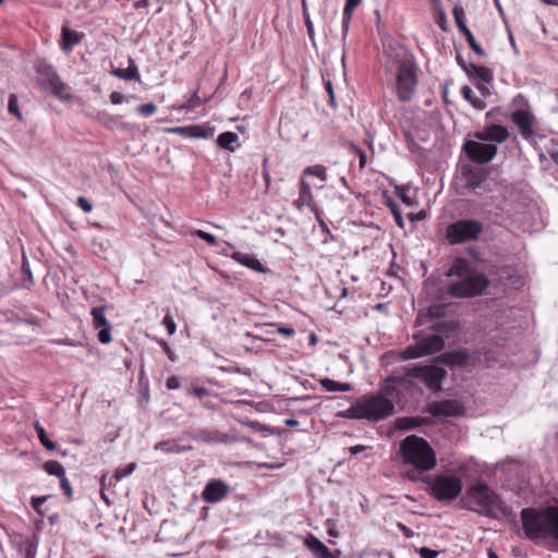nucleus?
<instances>
[{
    "mask_svg": "<svg viewBox=\"0 0 558 558\" xmlns=\"http://www.w3.org/2000/svg\"><path fill=\"white\" fill-rule=\"evenodd\" d=\"M395 413L392 404L383 395L366 393L359 398L344 413L348 418L368 420L379 422Z\"/></svg>",
    "mask_w": 558,
    "mask_h": 558,
    "instance_id": "3",
    "label": "nucleus"
},
{
    "mask_svg": "<svg viewBox=\"0 0 558 558\" xmlns=\"http://www.w3.org/2000/svg\"><path fill=\"white\" fill-rule=\"evenodd\" d=\"M324 85H325V89L329 96V99H328V104L332 107V108H336V99H335V92H333V87H332V83L329 78H325L324 77Z\"/></svg>",
    "mask_w": 558,
    "mask_h": 558,
    "instance_id": "47",
    "label": "nucleus"
},
{
    "mask_svg": "<svg viewBox=\"0 0 558 558\" xmlns=\"http://www.w3.org/2000/svg\"><path fill=\"white\" fill-rule=\"evenodd\" d=\"M278 332L287 337H292L295 333L294 329L290 327H279Z\"/></svg>",
    "mask_w": 558,
    "mask_h": 558,
    "instance_id": "62",
    "label": "nucleus"
},
{
    "mask_svg": "<svg viewBox=\"0 0 558 558\" xmlns=\"http://www.w3.org/2000/svg\"><path fill=\"white\" fill-rule=\"evenodd\" d=\"M92 316L94 320V327L99 329L98 340L101 343H109L111 341L110 328L111 325L105 316V307L97 306L92 310Z\"/></svg>",
    "mask_w": 558,
    "mask_h": 558,
    "instance_id": "17",
    "label": "nucleus"
},
{
    "mask_svg": "<svg viewBox=\"0 0 558 558\" xmlns=\"http://www.w3.org/2000/svg\"><path fill=\"white\" fill-rule=\"evenodd\" d=\"M362 0H347L343 8L342 29L344 35L349 31L353 11L361 4Z\"/></svg>",
    "mask_w": 558,
    "mask_h": 558,
    "instance_id": "29",
    "label": "nucleus"
},
{
    "mask_svg": "<svg viewBox=\"0 0 558 558\" xmlns=\"http://www.w3.org/2000/svg\"><path fill=\"white\" fill-rule=\"evenodd\" d=\"M470 68L472 70V74L481 78L483 82L489 83L493 80V73L488 68L474 63H470Z\"/></svg>",
    "mask_w": 558,
    "mask_h": 558,
    "instance_id": "34",
    "label": "nucleus"
},
{
    "mask_svg": "<svg viewBox=\"0 0 558 558\" xmlns=\"http://www.w3.org/2000/svg\"><path fill=\"white\" fill-rule=\"evenodd\" d=\"M155 450H161L165 452H179L180 447L173 440L160 441L155 446Z\"/></svg>",
    "mask_w": 558,
    "mask_h": 558,
    "instance_id": "41",
    "label": "nucleus"
},
{
    "mask_svg": "<svg viewBox=\"0 0 558 558\" xmlns=\"http://www.w3.org/2000/svg\"><path fill=\"white\" fill-rule=\"evenodd\" d=\"M320 385L326 391H330V392H336V391L347 392V391L351 390L350 384L339 383V381H336L330 378L322 379Z\"/></svg>",
    "mask_w": 558,
    "mask_h": 558,
    "instance_id": "32",
    "label": "nucleus"
},
{
    "mask_svg": "<svg viewBox=\"0 0 558 558\" xmlns=\"http://www.w3.org/2000/svg\"><path fill=\"white\" fill-rule=\"evenodd\" d=\"M247 426H250L255 432H269L270 429L266 427L265 425L258 423V422H247Z\"/></svg>",
    "mask_w": 558,
    "mask_h": 558,
    "instance_id": "58",
    "label": "nucleus"
},
{
    "mask_svg": "<svg viewBox=\"0 0 558 558\" xmlns=\"http://www.w3.org/2000/svg\"><path fill=\"white\" fill-rule=\"evenodd\" d=\"M239 141V136L234 132H223L217 138V144L220 148L233 151Z\"/></svg>",
    "mask_w": 558,
    "mask_h": 558,
    "instance_id": "30",
    "label": "nucleus"
},
{
    "mask_svg": "<svg viewBox=\"0 0 558 558\" xmlns=\"http://www.w3.org/2000/svg\"><path fill=\"white\" fill-rule=\"evenodd\" d=\"M461 95L476 110H484L486 108L485 100L482 97H477L475 95L474 90L470 86H468V85L462 86Z\"/></svg>",
    "mask_w": 558,
    "mask_h": 558,
    "instance_id": "27",
    "label": "nucleus"
},
{
    "mask_svg": "<svg viewBox=\"0 0 558 558\" xmlns=\"http://www.w3.org/2000/svg\"><path fill=\"white\" fill-rule=\"evenodd\" d=\"M232 257L238 262L240 263L241 265L252 269V270H255L257 272H260V274H265L267 271V269L265 268V266L260 263V260L258 258H256L254 255L252 254H246V253H241V252H235Z\"/></svg>",
    "mask_w": 558,
    "mask_h": 558,
    "instance_id": "22",
    "label": "nucleus"
},
{
    "mask_svg": "<svg viewBox=\"0 0 558 558\" xmlns=\"http://www.w3.org/2000/svg\"><path fill=\"white\" fill-rule=\"evenodd\" d=\"M468 496L480 507V513L493 519H513L515 513L486 483L477 482L468 488Z\"/></svg>",
    "mask_w": 558,
    "mask_h": 558,
    "instance_id": "2",
    "label": "nucleus"
},
{
    "mask_svg": "<svg viewBox=\"0 0 558 558\" xmlns=\"http://www.w3.org/2000/svg\"><path fill=\"white\" fill-rule=\"evenodd\" d=\"M396 193L407 206H412L414 204L410 189L404 186L397 187Z\"/></svg>",
    "mask_w": 558,
    "mask_h": 558,
    "instance_id": "43",
    "label": "nucleus"
},
{
    "mask_svg": "<svg viewBox=\"0 0 558 558\" xmlns=\"http://www.w3.org/2000/svg\"><path fill=\"white\" fill-rule=\"evenodd\" d=\"M125 100V97L123 94L119 93V92H112L110 94V101L113 104V105H119V104H122L123 101Z\"/></svg>",
    "mask_w": 558,
    "mask_h": 558,
    "instance_id": "57",
    "label": "nucleus"
},
{
    "mask_svg": "<svg viewBox=\"0 0 558 558\" xmlns=\"http://www.w3.org/2000/svg\"><path fill=\"white\" fill-rule=\"evenodd\" d=\"M165 133L168 134H177L185 138H206L207 130L203 125H185V126H175V128H166Z\"/></svg>",
    "mask_w": 558,
    "mask_h": 558,
    "instance_id": "20",
    "label": "nucleus"
},
{
    "mask_svg": "<svg viewBox=\"0 0 558 558\" xmlns=\"http://www.w3.org/2000/svg\"><path fill=\"white\" fill-rule=\"evenodd\" d=\"M470 48L478 56V57H484L485 56V51L484 49L481 47L480 44H477V41L475 40V37L473 36L472 32H469L468 34L464 35Z\"/></svg>",
    "mask_w": 558,
    "mask_h": 558,
    "instance_id": "42",
    "label": "nucleus"
},
{
    "mask_svg": "<svg viewBox=\"0 0 558 558\" xmlns=\"http://www.w3.org/2000/svg\"><path fill=\"white\" fill-rule=\"evenodd\" d=\"M304 545L314 555L315 558H339L341 555L340 550L331 551L313 534H310L305 538Z\"/></svg>",
    "mask_w": 558,
    "mask_h": 558,
    "instance_id": "18",
    "label": "nucleus"
},
{
    "mask_svg": "<svg viewBox=\"0 0 558 558\" xmlns=\"http://www.w3.org/2000/svg\"><path fill=\"white\" fill-rule=\"evenodd\" d=\"M389 207H390L391 214L393 215V218H395L396 223H397L400 228H403L404 222H403V218H402V215H401V211H400V209H399L398 205H397V204H393V203H390V204H389Z\"/></svg>",
    "mask_w": 558,
    "mask_h": 558,
    "instance_id": "48",
    "label": "nucleus"
},
{
    "mask_svg": "<svg viewBox=\"0 0 558 558\" xmlns=\"http://www.w3.org/2000/svg\"><path fill=\"white\" fill-rule=\"evenodd\" d=\"M307 175L316 177L325 183L327 181V169L323 165L310 166L303 170L302 179H305Z\"/></svg>",
    "mask_w": 558,
    "mask_h": 558,
    "instance_id": "33",
    "label": "nucleus"
},
{
    "mask_svg": "<svg viewBox=\"0 0 558 558\" xmlns=\"http://www.w3.org/2000/svg\"><path fill=\"white\" fill-rule=\"evenodd\" d=\"M203 104V100L201 99V97L197 96L196 93H194L189 99L186 102L178 106V109L179 110H186V111H190V110H194L195 108L199 107L201 105Z\"/></svg>",
    "mask_w": 558,
    "mask_h": 558,
    "instance_id": "40",
    "label": "nucleus"
},
{
    "mask_svg": "<svg viewBox=\"0 0 558 558\" xmlns=\"http://www.w3.org/2000/svg\"><path fill=\"white\" fill-rule=\"evenodd\" d=\"M162 324L165 325L169 335H173L175 332L177 325L170 315H166L163 317Z\"/></svg>",
    "mask_w": 558,
    "mask_h": 558,
    "instance_id": "49",
    "label": "nucleus"
},
{
    "mask_svg": "<svg viewBox=\"0 0 558 558\" xmlns=\"http://www.w3.org/2000/svg\"><path fill=\"white\" fill-rule=\"evenodd\" d=\"M156 111L157 106L153 102L143 104L137 107V112L145 118L151 117Z\"/></svg>",
    "mask_w": 558,
    "mask_h": 558,
    "instance_id": "44",
    "label": "nucleus"
},
{
    "mask_svg": "<svg viewBox=\"0 0 558 558\" xmlns=\"http://www.w3.org/2000/svg\"><path fill=\"white\" fill-rule=\"evenodd\" d=\"M417 73L414 62L403 60L399 63L396 74V90L400 101H410L417 87Z\"/></svg>",
    "mask_w": 558,
    "mask_h": 558,
    "instance_id": "5",
    "label": "nucleus"
},
{
    "mask_svg": "<svg viewBox=\"0 0 558 558\" xmlns=\"http://www.w3.org/2000/svg\"><path fill=\"white\" fill-rule=\"evenodd\" d=\"M457 27L459 28L460 33L464 36L465 34H468L469 32H471L469 29V27L466 26L465 24V21L464 22H459L457 23Z\"/></svg>",
    "mask_w": 558,
    "mask_h": 558,
    "instance_id": "63",
    "label": "nucleus"
},
{
    "mask_svg": "<svg viewBox=\"0 0 558 558\" xmlns=\"http://www.w3.org/2000/svg\"><path fill=\"white\" fill-rule=\"evenodd\" d=\"M489 286L488 278L483 274H474L451 282L447 293L453 298H473L482 295Z\"/></svg>",
    "mask_w": 558,
    "mask_h": 558,
    "instance_id": "6",
    "label": "nucleus"
},
{
    "mask_svg": "<svg viewBox=\"0 0 558 558\" xmlns=\"http://www.w3.org/2000/svg\"><path fill=\"white\" fill-rule=\"evenodd\" d=\"M435 335H440L442 338H449L458 329V323L454 320L439 322L430 326Z\"/></svg>",
    "mask_w": 558,
    "mask_h": 558,
    "instance_id": "26",
    "label": "nucleus"
},
{
    "mask_svg": "<svg viewBox=\"0 0 558 558\" xmlns=\"http://www.w3.org/2000/svg\"><path fill=\"white\" fill-rule=\"evenodd\" d=\"M522 527L527 538H543L548 536V523L546 520V510L539 513L534 508H524L521 511Z\"/></svg>",
    "mask_w": 558,
    "mask_h": 558,
    "instance_id": "9",
    "label": "nucleus"
},
{
    "mask_svg": "<svg viewBox=\"0 0 558 558\" xmlns=\"http://www.w3.org/2000/svg\"><path fill=\"white\" fill-rule=\"evenodd\" d=\"M407 376L422 379L428 389L438 392L447 377V371L435 365L414 366L407 368Z\"/></svg>",
    "mask_w": 558,
    "mask_h": 558,
    "instance_id": "10",
    "label": "nucleus"
},
{
    "mask_svg": "<svg viewBox=\"0 0 558 558\" xmlns=\"http://www.w3.org/2000/svg\"><path fill=\"white\" fill-rule=\"evenodd\" d=\"M364 450H365V446H363V445H356V446H353L350 448V452L352 456H355Z\"/></svg>",
    "mask_w": 558,
    "mask_h": 558,
    "instance_id": "64",
    "label": "nucleus"
},
{
    "mask_svg": "<svg viewBox=\"0 0 558 558\" xmlns=\"http://www.w3.org/2000/svg\"><path fill=\"white\" fill-rule=\"evenodd\" d=\"M136 469V463L132 462L124 468H118L110 481L119 482L122 478L131 475Z\"/></svg>",
    "mask_w": 558,
    "mask_h": 558,
    "instance_id": "38",
    "label": "nucleus"
},
{
    "mask_svg": "<svg viewBox=\"0 0 558 558\" xmlns=\"http://www.w3.org/2000/svg\"><path fill=\"white\" fill-rule=\"evenodd\" d=\"M77 205L81 207V209L84 213H90L93 209V204L87 198H85L83 196H80L77 198Z\"/></svg>",
    "mask_w": 558,
    "mask_h": 558,
    "instance_id": "53",
    "label": "nucleus"
},
{
    "mask_svg": "<svg viewBox=\"0 0 558 558\" xmlns=\"http://www.w3.org/2000/svg\"><path fill=\"white\" fill-rule=\"evenodd\" d=\"M483 232V225L473 219H461L450 223L446 229V238L450 244H460L476 240Z\"/></svg>",
    "mask_w": 558,
    "mask_h": 558,
    "instance_id": "8",
    "label": "nucleus"
},
{
    "mask_svg": "<svg viewBox=\"0 0 558 558\" xmlns=\"http://www.w3.org/2000/svg\"><path fill=\"white\" fill-rule=\"evenodd\" d=\"M512 123H514L521 136L526 141H532L535 136V117L527 110L517 109L510 114Z\"/></svg>",
    "mask_w": 558,
    "mask_h": 558,
    "instance_id": "14",
    "label": "nucleus"
},
{
    "mask_svg": "<svg viewBox=\"0 0 558 558\" xmlns=\"http://www.w3.org/2000/svg\"><path fill=\"white\" fill-rule=\"evenodd\" d=\"M229 493V486L221 481H211V504L226 498Z\"/></svg>",
    "mask_w": 558,
    "mask_h": 558,
    "instance_id": "31",
    "label": "nucleus"
},
{
    "mask_svg": "<svg viewBox=\"0 0 558 558\" xmlns=\"http://www.w3.org/2000/svg\"><path fill=\"white\" fill-rule=\"evenodd\" d=\"M221 442V444H231V442H247L252 446H255L254 441L251 438L239 436L234 432L230 433H221V432H211V442Z\"/></svg>",
    "mask_w": 558,
    "mask_h": 558,
    "instance_id": "23",
    "label": "nucleus"
},
{
    "mask_svg": "<svg viewBox=\"0 0 558 558\" xmlns=\"http://www.w3.org/2000/svg\"><path fill=\"white\" fill-rule=\"evenodd\" d=\"M60 486H61L62 490L64 492V494L66 495V497L71 498L72 497V487H71L69 480L65 477V475H63V477H60Z\"/></svg>",
    "mask_w": 558,
    "mask_h": 558,
    "instance_id": "52",
    "label": "nucleus"
},
{
    "mask_svg": "<svg viewBox=\"0 0 558 558\" xmlns=\"http://www.w3.org/2000/svg\"><path fill=\"white\" fill-rule=\"evenodd\" d=\"M417 553L422 558H436L438 556L437 550L430 549L428 547H421Z\"/></svg>",
    "mask_w": 558,
    "mask_h": 558,
    "instance_id": "51",
    "label": "nucleus"
},
{
    "mask_svg": "<svg viewBox=\"0 0 558 558\" xmlns=\"http://www.w3.org/2000/svg\"><path fill=\"white\" fill-rule=\"evenodd\" d=\"M8 110L14 114L20 121L22 120V113L19 109L17 98L15 95H11L8 102Z\"/></svg>",
    "mask_w": 558,
    "mask_h": 558,
    "instance_id": "45",
    "label": "nucleus"
},
{
    "mask_svg": "<svg viewBox=\"0 0 558 558\" xmlns=\"http://www.w3.org/2000/svg\"><path fill=\"white\" fill-rule=\"evenodd\" d=\"M44 469L50 475H56L58 477H63V475H65L63 465L54 460L47 461Z\"/></svg>",
    "mask_w": 558,
    "mask_h": 558,
    "instance_id": "36",
    "label": "nucleus"
},
{
    "mask_svg": "<svg viewBox=\"0 0 558 558\" xmlns=\"http://www.w3.org/2000/svg\"><path fill=\"white\" fill-rule=\"evenodd\" d=\"M298 208L303 206L313 207L314 206V197L311 191V185L306 182L305 179L301 180L300 190H299V198L296 201Z\"/></svg>",
    "mask_w": 558,
    "mask_h": 558,
    "instance_id": "24",
    "label": "nucleus"
},
{
    "mask_svg": "<svg viewBox=\"0 0 558 558\" xmlns=\"http://www.w3.org/2000/svg\"><path fill=\"white\" fill-rule=\"evenodd\" d=\"M429 495L437 501H452L463 489L462 480L456 475L439 474L429 478L427 482Z\"/></svg>",
    "mask_w": 558,
    "mask_h": 558,
    "instance_id": "4",
    "label": "nucleus"
},
{
    "mask_svg": "<svg viewBox=\"0 0 558 558\" xmlns=\"http://www.w3.org/2000/svg\"><path fill=\"white\" fill-rule=\"evenodd\" d=\"M397 526L407 538H410L414 535L413 531L411 529H409L407 525H404L403 523L398 522Z\"/></svg>",
    "mask_w": 558,
    "mask_h": 558,
    "instance_id": "60",
    "label": "nucleus"
},
{
    "mask_svg": "<svg viewBox=\"0 0 558 558\" xmlns=\"http://www.w3.org/2000/svg\"><path fill=\"white\" fill-rule=\"evenodd\" d=\"M190 393L193 395L195 398L202 399L203 397H205L207 395V390L205 388L197 387V388H193L190 391Z\"/></svg>",
    "mask_w": 558,
    "mask_h": 558,
    "instance_id": "61",
    "label": "nucleus"
},
{
    "mask_svg": "<svg viewBox=\"0 0 558 558\" xmlns=\"http://www.w3.org/2000/svg\"><path fill=\"white\" fill-rule=\"evenodd\" d=\"M408 378L407 373L404 375L388 376L379 384L377 392L395 404L400 400L401 389L404 388L405 385L411 384Z\"/></svg>",
    "mask_w": 558,
    "mask_h": 558,
    "instance_id": "12",
    "label": "nucleus"
},
{
    "mask_svg": "<svg viewBox=\"0 0 558 558\" xmlns=\"http://www.w3.org/2000/svg\"><path fill=\"white\" fill-rule=\"evenodd\" d=\"M166 387L169 389V390H174V389H178L180 387V380L177 376H170L168 379H167V383H166Z\"/></svg>",
    "mask_w": 558,
    "mask_h": 558,
    "instance_id": "56",
    "label": "nucleus"
},
{
    "mask_svg": "<svg viewBox=\"0 0 558 558\" xmlns=\"http://www.w3.org/2000/svg\"><path fill=\"white\" fill-rule=\"evenodd\" d=\"M497 146L493 143H481L477 141H466L463 145V151L473 162L483 165L492 161L497 155Z\"/></svg>",
    "mask_w": 558,
    "mask_h": 558,
    "instance_id": "11",
    "label": "nucleus"
},
{
    "mask_svg": "<svg viewBox=\"0 0 558 558\" xmlns=\"http://www.w3.org/2000/svg\"><path fill=\"white\" fill-rule=\"evenodd\" d=\"M473 137L481 142L504 143L509 137V131L506 126L490 123L482 130L473 133Z\"/></svg>",
    "mask_w": 558,
    "mask_h": 558,
    "instance_id": "16",
    "label": "nucleus"
},
{
    "mask_svg": "<svg viewBox=\"0 0 558 558\" xmlns=\"http://www.w3.org/2000/svg\"><path fill=\"white\" fill-rule=\"evenodd\" d=\"M452 15H453L456 24L459 22L465 21V14H464V10L462 7L456 5L452 10Z\"/></svg>",
    "mask_w": 558,
    "mask_h": 558,
    "instance_id": "50",
    "label": "nucleus"
},
{
    "mask_svg": "<svg viewBox=\"0 0 558 558\" xmlns=\"http://www.w3.org/2000/svg\"><path fill=\"white\" fill-rule=\"evenodd\" d=\"M83 34L76 31H72L68 27H62V41L61 47L64 51L71 50L76 46L83 38Z\"/></svg>",
    "mask_w": 558,
    "mask_h": 558,
    "instance_id": "25",
    "label": "nucleus"
},
{
    "mask_svg": "<svg viewBox=\"0 0 558 558\" xmlns=\"http://www.w3.org/2000/svg\"><path fill=\"white\" fill-rule=\"evenodd\" d=\"M37 72L39 74L40 83L45 87L49 88L54 96L63 99L71 97L69 93H65L68 86L60 80L51 66L41 65L37 69Z\"/></svg>",
    "mask_w": 558,
    "mask_h": 558,
    "instance_id": "13",
    "label": "nucleus"
},
{
    "mask_svg": "<svg viewBox=\"0 0 558 558\" xmlns=\"http://www.w3.org/2000/svg\"><path fill=\"white\" fill-rule=\"evenodd\" d=\"M464 410L458 400L434 401L428 405V413L435 417H458L464 414Z\"/></svg>",
    "mask_w": 558,
    "mask_h": 558,
    "instance_id": "15",
    "label": "nucleus"
},
{
    "mask_svg": "<svg viewBox=\"0 0 558 558\" xmlns=\"http://www.w3.org/2000/svg\"><path fill=\"white\" fill-rule=\"evenodd\" d=\"M302 9H303L304 24L306 26V31H307L308 37L312 40V43H314V40H315L314 25H313V22L311 20V16L308 14L305 0H302Z\"/></svg>",
    "mask_w": 558,
    "mask_h": 558,
    "instance_id": "37",
    "label": "nucleus"
},
{
    "mask_svg": "<svg viewBox=\"0 0 558 558\" xmlns=\"http://www.w3.org/2000/svg\"><path fill=\"white\" fill-rule=\"evenodd\" d=\"M48 496H41V497H33L31 500V505L33 509L43 518L45 517V512L41 509V506L47 500Z\"/></svg>",
    "mask_w": 558,
    "mask_h": 558,
    "instance_id": "46",
    "label": "nucleus"
},
{
    "mask_svg": "<svg viewBox=\"0 0 558 558\" xmlns=\"http://www.w3.org/2000/svg\"><path fill=\"white\" fill-rule=\"evenodd\" d=\"M415 343L404 348L400 356L402 360H413L440 352L445 348V339L440 335H429L421 339L414 336Z\"/></svg>",
    "mask_w": 558,
    "mask_h": 558,
    "instance_id": "7",
    "label": "nucleus"
},
{
    "mask_svg": "<svg viewBox=\"0 0 558 558\" xmlns=\"http://www.w3.org/2000/svg\"><path fill=\"white\" fill-rule=\"evenodd\" d=\"M353 149H354V151L359 156V167H360V169H363L366 166V162H367L366 153L363 149H361L360 147H356V146H354Z\"/></svg>",
    "mask_w": 558,
    "mask_h": 558,
    "instance_id": "54",
    "label": "nucleus"
},
{
    "mask_svg": "<svg viewBox=\"0 0 558 558\" xmlns=\"http://www.w3.org/2000/svg\"><path fill=\"white\" fill-rule=\"evenodd\" d=\"M129 68L128 69H114L111 71L113 76H117L122 80H136L140 81L138 69L135 65L132 59H129Z\"/></svg>",
    "mask_w": 558,
    "mask_h": 558,
    "instance_id": "28",
    "label": "nucleus"
},
{
    "mask_svg": "<svg viewBox=\"0 0 558 558\" xmlns=\"http://www.w3.org/2000/svg\"><path fill=\"white\" fill-rule=\"evenodd\" d=\"M160 344H161L163 352L167 354L168 359L171 362H174L177 360V357H175L174 353L172 352L171 348L168 345V343L165 341H161Z\"/></svg>",
    "mask_w": 558,
    "mask_h": 558,
    "instance_id": "59",
    "label": "nucleus"
},
{
    "mask_svg": "<svg viewBox=\"0 0 558 558\" xmlns=\"http://www.w3.org/2000/svg\"><path fill=\"white\" fill-rule=\"evenodd\" d=\"M461 174L465 180L466 186L470 189L478 187L485 180L484 171L472 166H464L461 170Z\"/></svg>",
    "mask_w": 558,
    "mask_h": 558,
    "instance_id": "21",
    "label": "nucleus"
},
{
    "mask_svg": "<svg viewBox=\"0 0 558 558\" xmlns=\"http://www.w3.org/2000/svg\"><path fill=\"white\" fill-rule=\"evenodd\" d=\"M440 363L447 366L464 367L469 364L470 354L465 349L447 351L437 359Z\"/></svg>",
    "mask_w": 558,
    "mask_h": 558,
    "instance_id": "19",
    "label": "nucleus"
},
{
    "mask_svg": "<svg viewBox=\"0 0 558 558\" xmlns=\"http://www.w3.org/2000/svg\"><path fill=\"white\" fill-rule=\"evenodd\" d=\"M397 457L402 476L412 483L427 482L426 473L437 465L433 447L416 435H409L400 441Z\"/></svg>",
    "mask_w": 558,
    "mask_h": 558,
    "instance_id": "1",
    "label": "nucleus"
},
{
    "mask_svg": "<svg viewBox=\"0 0 558 558\" xmlns=\"http://www.w3.org/2000/svg\"><path fill=\"white\" fill-rule=\"evenodd\" d=\"M436 22L442 31H447V16L444 10H439Z\"/></svg>",
    "mask_w": 558,
    "mask_h": 558,
    "instance_id": "55",
    "label": "nucleus"
},
{
    "mask_svg": "<svg viewBox=\"0 0 558 558\" xmlns=\"http://www.w3.org/2000/svg\"><path fill=\"white\" fill-rule=\"evenodd\" d=\"M34 427H35V430H36V433H37V436H38V438H39V440H40L41 445H43L47 450H50V451L54 450V449L57 448V446H56V444H54L52 440H50V439L48 438V436H47V434H46L45 428H44L39 423H36V424L34 425Z\"/></svg>",
    "mask_w": 558,
    "mask_h": 558,
    "instance_id": "35",
    "label": "nucleus"
},
{
    "mask_svg": "<svg viewBox=\"0 0 558 558\" xmlns=\"http://www.w3.org/2000/svg\"><path fill=\"white\" fill-rule=\"evenodd\" d=\"M469 269V263L464 258H457L450 268L449 275L461 276Z\"/></svg>",
    "mask_w": 558,
    "mask_h": 558,
    "instance_id": "39",
    "label": "nucleus"
}]
</instances>
